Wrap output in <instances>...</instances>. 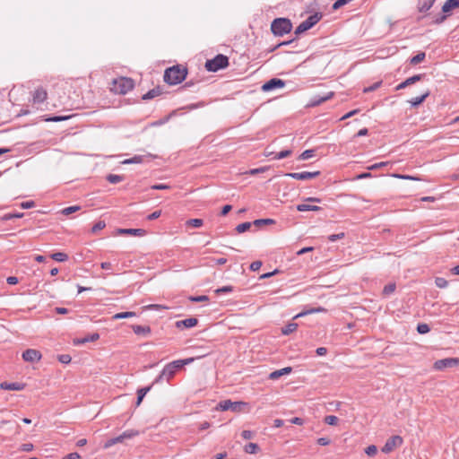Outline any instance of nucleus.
I'll use <instances>...</instances> for the list:
<instances>
[{
	"instance_id": "c85d7f7f",
	"label": "nucleus",
	"mask_w": 459,
	"mask_h": 459,
	"mask_svg": "<svg viewBox=\"0 0 459 459\" xmlns=\"http://www.w3.org/2000/svg\"><path fill=\"white\" fill-rule=\"evenodd\" d=\"M244 450L247 454H256L259 446L255 443H248L245 446Z\"/></svg>"
},
{
	"instance_id": "1a4fd4ad",
	"label": "nucleus",
	"mask_w": 459,
	"mask_h": 459,
	"mask_svg": "<svg viewBox=\"0 0 459 459\" xmlns=\"http://www.w3.org/2000/svg\"><path fill=\"white\" fill-rule=\"evenodd\" d=\"M42 355L39 351L28 349L22 352V359L27 362H36L40 360Z\"/></svg>"
},
{
	"instance_id": "e2e57ef3",
	"label": "nucleus",
	"mask_w": 459,
	"mask_h": 459,
	"mask_svg": "<svg viewBox=\"0 0 459 459\" xmlns=\"http://www.w3.org/2000/svg\"><path fill=\"white\" fill-rule=\"evenodd\" d=\"M241 436L244 439H251L254 437V432L251 430H243Z\"/></svg>"
},
{
	"instance_id": "79ce46f5",
	"label": "nucleus",
	"mask_w": 459,
	"mask_h": 459,
	"mask_svg": "<svg viewBox=\"0 0 459 459\" xmlns=\"http://www.w3.org/2000/svg\"><path fill=\"white\" fill-rule=\"evenodd\" d=\"M100 338V334L97 333H92L91 335L88 336V337H85L83 338L82 340L81 341H78V343H85V342H95L97 341L98 339Z\"/></svg>"
},
{
	"instance_id": "e433bc0d",
	"label": "nucleus",
	"mask_w": 459,
	"mask_h": 459,
	"mask_svg": "<svg viewBox=\"0 0 459 459\" xmlns=\"http://www.w3.org/2000/svg\"><path fill=\"white\" fill-rule=\"evenodd\" d=\"M251 225V222H243L236 227V230L238 233H244L250 229Z\"/></svg>"
},
{
	"instance_id": "bf43d9fd",
	"label": "nucleus",
	"mask_w": 459,
	"mask_h": 459,
	"mask_svg": "<svg viewBox=\"0 0 459 459\" xmlns=\"http://www.w3.org/2000/svg\"><path fill=\"white\" fill-rule=\"evenodd\" d=\"M71 356L68 354H62L58 357V360L64 364H68L71 361Z\"/></svg>"
},
{
	"instance_id": "39448f33",
	"label": "nucleus",
	"mask_w": 459,
	"mask_h": 459,
	"mask_svg": "<svg viewBox=\"0 0 459 459\" xmlns=\"http://www.w3.org/2000/svg\"><path fill=\"white\" fill-rule=\"evenodd\" d=\"M229 65V58L219 54L212 59L207 60L205 63V68L210 72H217L220 69L226 68Z\"/></svg>"
},
{
	"instance_id": "423d86ee",
	"label": "nucleus",
	"mask_w": 459,
	"mask_h": 459,
	"mask_svg": "<svg viewBox=\"0 0 459 459\" xmlns=\"http://www.w3.org/2000/svg\"><path fill=\"white\" fill-rule=\"evenodd\" d=\"M246 405L247 403L244 402H232L230 400H223L217 404L216 409L222 411L230 410L235 412H239Z\"/></svg>"
},
{
	"instance_id": "f704fd0d",
	"label": "nucleus",
	"mask_w": 459,
	"mask_h": 459,
	"mask_svg": "<svg viewBox=\"0 0 459 459\" xmlns=\"http://www.w3.org/2000/svg\"><path fill=\"white\" fill-rule=\"evenodd\" d=\"M310 27L307 25L306 21H303L295 30V34L299 35L307 30H308Z\"/></svg>"
},
{
	"instance_id": "c03bdc74",
	"label": "nucleus",
	"mask_w": 459,
	"mask_h": 459,
	"mask_svg": "<svg viewBox=\"0 0 459 459\" xmlns=\"http://www.w3.org/2000/svg\"><path fill=\"white\" fill-rule=\"evenodd\" d=\"M339 419L334 415H328L325 418V422L328 425L334 426L338 423Z\"/></svg>"
},
{
	"instance_id": "a19ab883",
	"label": "nucleus",
	"mask_w": 459,
	"mask_h": 459,
	"mask_svg": "<svg viewBox=\"0 0 459 459\" xmlns=\"http://www.w3.org/2000/svg\"><path fill=\"white\" fill-rule=\"evenodd\" d=\"M72 116H54V117H50L47 118L46 121L61 122V121L69 119Z\"/></svg>"
},
{
	"instance_id": "7c9ffc66",
	"label": "nucleus",
	"mask_w": 459,
	"mask_h": 459,
	"mask_svg": "<svg viewBox=\"0 0 459 459\" xmlns=\"http://www.w3.org/2000/svg\"><path fill=\"white\" fill-rule=\"evenodd\" d=\"M425 56L426 55L424 52H419L417 55L411 58L410 62L411 65H418L419 63L422 62L425 59Z\"/></svg>"
},
{
	"instance_id": "6e6d98bb",
	"label": "nucleus",
	"mask_w": 459,
	"mask_h": 459,
	"mask_svg": "<svg viewBox=\"0 0 459 459\" xmlns=\"http://www.w3.org/2000/svg\"><path fill=\"white\" fill-rule=\"evenodd\" d=\"M23 213L21 212V213H7L4 216V221H8V220H12V219H14V218H22L23 217Z\"/></svg>"
},
{
	"instance_id": "b1692460",
	"label": "nucleus",
	"mask_w": 459,
	"mask_h": 459,
	"mask_svg": "<svg viewBox=\"0 0 459 459\" xmlns=\"http://www.w3.org/2000/svg\"><path fill=\"white\" fill-rule=\"evenodd\" d=\"M160 94H161V90L160 89V87H157V88L152 89L147 93H145L143 96V100H151V99H153L154 97L159 96Z\"/></svg>"
},
{
	"instance_id": "8fccbe9b",
	"label": "nucleus",
	"mask_w": 459,
	"mask_h": 459,
	"mask_svg": "<svg viewBox=\"0 0 459 459\" xmlns=\"http://www.w3.org/2000/svg\"><path fill=\"white\" fill-rule=\"evenodd\" d=\"M365 453L368 455V456H374L377 455V447L375 446V445H370L366 447L365 449Z\"/></svg>"
},
{
	"instance_id": "774afa93",
	"label": "nucleus",
	"mask_w": 459,
	"mask_h": 459,
	"mask_svg": "<svg viewBox=\"0 0 459 459\" xmlns=\"http://www.w3.org/2000/svg\"><path fill=\"white\" fill-rule=\"evenodd\" d=\"M410 82H408V80L406 79L405 81L402 82L401 83H399L396 87H395V90L396 91H400V90H403V89H405L406 87L410 86Z\"/></svg>"
},
{
	"instance_id": "a211bd4d",
	"label": "nucleus",
	"mask_w": 459,
	"mask_h": 459,
	"mask_svg": "<svg viewBox=\"0 0 459 459\" xmlns=\"http://www.w3.org/2000/svg\"><path fill=\"white\" fill-rule=\"evenodd\" d=\"M436 0H420L418 3V10L420 13H426L434 4Z\"/></svg>"
},
{
	"instance_id": "a878e982",
	"label": "nucleus",
	"mask_w": 459,
	"mask_h": 459,
	"mask_svg": "<svg viewBox=\"0 0 459 459\" xmlns=\"http://www.w3.org/2000/svg\"><path fill=\"white\" fill-rule=\"evenodd\" d=\"M186 225L193 228H200L204 225L202 219H190L186 221Z\"/></svg>"
},
{
	"instance_id": "4c0bfd02",
	"label": "nucleus",
	"mask_w": 459,
	"mask_h": 459,
	"mask_svg": "<svg viewBox=\"0 0 459 459\" xmlns=\"http://www.w3.org/2000/svg\"><path fill=\"white\" fill-rule=\"evenodd\" d=\"M292 153V151L291 150H284V151H281L278 153H276L274 156H273V159L274 160H281V159H284V158H287L289 156H290Z\"/></svg>"
},
{
	"instance_id": "6ab92c4d",
	"label": "nucleus",
	"mask_w": 459,
	"mask_h": 459,
	"mask_svg": "<svg viewBox=\"0 0 459 459\" xmlns=\"http://www.w3.org/2000/svg\"><path fill=\"white\" fill-rule=\"evenodd\" d=\"M457 7H459V0H446L442 6V12L449 13Z\"/></svg>"
},
{
	"instance_id": "f3484780",
	"label": "nucleus",
	"mask_w": 459,
	"mask_h": 459,
	"mask_svg": "<svg viewBox=\"0 0 459 459\" xmlns=\"http://www.w3.org/2000/svg\"><path fill=\"white\" fill-rule=\"evenodd\" d=\"M291 371H292V368L291 367H286V368H283L281 369L273 371L269 375V379L276 380V379L280 378L281 377H282L284 375L290 374Z\"/></svg>"
},
{
	"instance_id": "a18cd8bd",
	"label": "nucleus",
	"mask_w": 459,
	"mask_h": 459,
	"mask_svg": "<svg viewBox=\"0 0 459 459\" xmlns=\"http://www.w3.org/2000/svg\"><path fill=\"white\" fill-rule=\"evenodd\" d=\"M106 227V223L105 221H99L98 222H96L93 227L91 228V232L92 233H96L98 232L99 230H103L104 228Z\"/></svg>"
},
{
	"instance_id": "9d476101",
	"label": "nucleus",
	"mask_w": 459,
	"mask_h": 459,
	"mask_svg": "<svg viewBox=\"0 0 459 459\" xmlns=\"http://www.w3.org/2000/svg\"><path fill=\"white\" fill-rule=\"evenodd\" d=\"M285 86V82L279 78H273L263 84L262 91H270L276 88H282Z\"/></svg>"
},
{
	"instance_id": "0e129e2a",
	"label": "nucleus",
	"mask_w": 459,
	"mask_h": 459,
	"mask_svg": "<svg viewBox=\"0 0 459 459\" xmlns=\"http://www.w3.org/2000/svg\"><path fill=\"white\" fill-rule=\"evenodd\" d=\"M261 266H262L261 261H255L250 264V270L253 272H255V271L259 270Z\"/></svg>"
},
{
	"instance_id": "680f3d73",
	"label": "nucleus",
	"mask_w": 459,
	"mask_h": 459,
	"mask_svg": "<svg viewBox=\"0 0 459 459\" xmlns=\"http://www.w3.org/2000/svg\"><path fill=\"white\" fill-rule=\"evenodd\" d=\"M142 160H143V159H142V157H141V156H134V157H133V158H131V159L126 160L124 161V163H126V164H130V163H139V162H141V161H142Z\"/></svg>"
},
{
	"instance_id": "393cba45",
	"label": "nucleus",
	"mask_w": 459,
	"mask_h": 459,
	"mask_svg": "<svg viewBox=\"0 0 459 459\" xmlns=\"http://www.w3.org/2000/svg\"><path fill=\"white\" fill-rule=\"evenodd\" d=\"M298 328V324L296 323H290L288 324L287 325H285L282 330H281V333L284 334V335H288L293 332H295Z\"/></svg>"
},
{
	"instance_id": "2f4dec72",
	"label": "nucleus",
	"mask_w": 459,
	"mask_h": 459,
	"mask_svg": "<svg viewBox=\"0 0 459 459\" xmlns=\"http://www.w3.org/2000/svg\"><path fill=\"white\" fill-rule=\"evenodd\" d=\"M315 155V150H306L304 151L298 158L299 160H308Z\"/></svg>"
},
{
	"instance_id": "603ef678",
	"label": "nucleus",
	"mask_w": 459,
	"mask_h": 459,
	"mask_svg": "<svg viewBox=\"0 0 459 459\" xmlns=\"http://www.w3.org/2000/svg\"><path fill=\"white\" fill-rule=\"evenodd\" d=\"M435 283L438 288H446L448 285V281L442 277H437L435 280Z\"/></svg>"
},
{
	"instance_id": "f257e3e1",
	"label": "nucleus",
	"mask_w": 459,
	"mask_h": 459,
	"mask_svg": "<svg viewBox=\"0 0 459 459\" xmlns=\"http://www.w3.org/2000/svg\"><path fill=\"white\" fill-rule=\"evenodd\" d=\"M194 361V358L185 359L174 360L167 364L160 375L155 378L152 385L162 382L163 380L169 381L176 374L177 370L185 365H188Z\"/></svg>"
},
{
	"instance_id": "0eeeda50",
	"label": "nucleus",
	"mask_w": 459,
	"mask_h": 459,
	"mask_svg": "<svg viewBox=\"0 0 459 459\" xmlns=\"http://www.w3.org/2000/svg\"><path fill=\"white\" fill-rule=\"evenodd\" d=\"M403 437L396 435L389 437L384 446L382 447L381 451L385 454H389L392 451H394L395 448L401 446L403 445Z\"/></svg>"
},
{
	"instance_id": "c9c22d12",
	"label": "nucleus",
	"mask_w": 459,
	"mask_h": 459,
	"mask_svg": "<svg viewBox=\"0 0 459 459\" xmlns=\"http://www.w3.org/2000/svg\"><path fill=\"white\" fill-rule=\"evenodd\" d=\"M123 435V437L124 439H129V438H133L136 436L139 435V431L138 430H134V429H128V430H126L122 433Z\"/></svg>"
},
{
	"instance_id": "338daca9",
	"label": "nucleus",
	"mask_w": 459,
	"mask_h": 459,
	"mask_svg": "<svg viewBox=\"0 0 459 459\" xmlns=\"http://www.w3.org/2000/svg\"><path fill=\"white\" fill-rule=\"evenodd\" d=\"M160 214H161V211H155V212H152L151 214H149L147 216V219L149 221L156 220L160 216Z\"/></svg>"
},
{
	"instance_id": "6e6552de",
	"label": "nucleus",
	"mask_w": 459,
	"mask_h": 459,
	"mask_svg": "<svg viewBox=\"0 0 459 459\" xmlns=\"http://www.w3.org/2000/svg\"><path fill=\"white\" fill-rule=\"evenodd\" d=\"M320 175V171H314V172H308V171H303V172H290L286 173L285 176L297 179V180H308L314 178H316Z\"/></svg>"
},
{
	"instance_id": "69168bd1",
	"label": "nucleus",
	"mask_w": 459,
	"mask_h": 459,
	"mask_svg": "<svg viewBox=\"0 0 459 459\" xmlns=\"http://www.w3.org/2000/svg\"><path fill=\"white\" fill-rule=\"evenodd\" d=\"M34 206H35V203L33 201L22 202L21 204V207L22 209H30V208H32Z\"/></svg>"
},
{
	"instance_id": "aec40b11",
	"label": "nucleus",
	"mask_w": 459,
	"mask_h": 459,
	"mask_svg": "<svg viewBox=\"0 0 459 459\" xmlns=\"http://www.w3.org/2000/svg\"><path fill=\"white\" fill-rule=\"evenodd\" d=\"M132 328H133L134 333L138 335H149L152 332L151 327L147 326V325L143 326V325H133Z\"/></svg>"
},
{
	"instance_id": "58836bf2",
	"label": "nucleus",
	"mask_w": 459,
	"mask_h": 459,
	"mask_svg": "<svg viewBox=\"0 0 459 459\" xmlns=\"http://www.w3.org/2000/svg\"><path fill=\"white\" fill-rule=\"evenodd\" d=\"M395 288H396L395 283H389L384 287L383 294L388 296L394 292Z\"/></svg>"
},
{
	"instance_id": "2eb2a0df",
	"label": "nucleus",
	"mask_w": 459,
	"mask_h": 459,
	"mask_svg": "<svg viewBox=\"0 0 459 459\" xmlns=\"http://www.w3.org/2000/svg\"><path fill=\"white\" fill-rule=\"evenodd\" d=\"M430 94L429 90H426L420 96L412 98L408 100V102L411 105V107L417 108L420 106Z\"/></svg>"
},
{
	"instance_id": "20e7f679",
	"label": "nucleus",
	"mask_w": 459,
	"mask_h": 459,
	"mask_svg": "<svg viewBox=\"0 0 459 459\" xmlns=\"http://www.w3.org/2000/svg\"><path fill=\"white\" fill-rule=\"evenodd\" d=\"M292 30V23L288 18H276L271 23V30L273 35L282 37Z\"/></svg>"
},
{
	"instance_id": "864d4df0",
	"label": "nucleus",
	"mask_w": 459,
	"mask_h": 459,
	"mask_svg": "<svg viewBox=\"0 0 459 459\" xmlns=\"http://www.w3.org/2000/svg\"><path fill=\"white\" fill-rule=\"evenodd\" d=\"M232 290H233V287L232 286H223L221 288H219V289L215 290V293L217 295H220V294H222V293L231 292Z\"/></svg>"
},
{
	"instance_id": "bb28decb",
	"label": "nucleus",
	"mask_w": 459,
	"mask_h": 459,
	"mask_svg": "<svg viewBox=\"0 0 459 459\" xmlns=\"http://www.w3.org/2000/svg\"><path fill=\"white\" fill-rule=\"evenodd\" d=\"M136 314L134 312H131V311H128V312H121V313H117L116 315H114L112 316V319L114 320H117V319H123V318H129V317H134L135 316Z\"/></svg>"
},
{
	"instance_id": "ddd939ff",
	"label": "nucleus",
	"mask_w": 459,
	"mask_h": 459,
	"mask_svg": "<svg viewBox=\"0 0 459 459\" xmlns=\"http://www.w3.org/2000/svg\"><path fill=\"white\" fill-rule=\"evenodd\" d=\"M25 387L24 384L13 382V383H8V382H2L0 384V388L3 390H15V391H21L23 390Z\"/></svg>"
},
{
	"instance_id": "37998d69",
	"label": "nucleus",
	"mask_w": 459,
	"mask_h": 459,
	"mask_svg": "<svg viewBox=\"0 0 459 459\" xmlns=\"http://www.w3.org/2000/svg\"><path fill=\"white\" fill-rule=\"evenodd\" d=\"M268 169H269V167L265 166V167H261V168H257V169H252L249 171L246 172V174L254 176V175H256L259 173H264V172L267 171Z\"/></svg>"
},
{
	"instance_id": "7ed1b4c3",
	"label": "nucleus",
	"mask_w": 459,
	"mask_h": 459,
	"mask_svg": "<svg viewBox=\"0 0 459 459\" xmlns=\"http://www.w3.org/2000/svg\"><path fill=\"white\" fill-rule=\"evenodd\" d=\"M134 82L131 78L119 77L114 79L110 85V91L116 94H126L133 90Z\"/></svg>"
},
{
	"instance_id": "052dcab7",
	"label": "nucleus",
	"mask_w": 459,
	"mask_h": 459,
	"mask_svg": "<svg viewBox=\"0 0 459 459\" xmlns=\"http://www.w3.org/2000/svg\"><path fill=\"white\" fill-rule=\"evenodd\" d=\"M380 85H381V82H377L374 84H372L371 86L365 88L363 91L364 92L373 91L377 90V88H379Z\"/></svg>"
},
{
	"instance_id": "5fc2aeb1",
	"label": "nucleus",
	"mask_w": 459,
	"mask_h": 459,
	"mask_svg": "<svg viewBox=\"0 0 459 459\" xmlns=\"http://www.w3.org/2000/svg\"><path fill=\"white\" fill-rule=\"evenodd\" d=\"M387 164H388V162L382 161V162L375 163V164H373L371 166H368L367 169L368 170H376V169H381L383 167H385Z\"/></svg>"
},
{
	"instance_id": "4468645a",
	"label": "nucleus",
	"mask_w": 459,
	"mask_h": 459,
	"mask_svg": "<svg viewBox=\"0 0 459 459\" xmlns=\"http://www.w3.org/2000/svg\"><path fill=\"white\" fill-rule=\"evenodd\" d=\"M47 96H48V93L44 88H42V87L38 88L34 91L33 101L35 103H42L44 100H46Z\"/></svg>"
},
{
	"instance_id": "4d7b16f0",
	"label": "nucleus",
	"mask_w": 459,
	"mask_h": 459,
	"mask_svg": "<svg viewBox=\"0 0 459 459\" xmlns=\"http://www.w3.org/2000/svg\"><path fill=\"white\" fill-rule=\"evenodd\" d=\"M345 236V234L343 232H341V233H338V234H333V235H330L328 237V239L331 241V242H334L338 239H342Z\"/></svg>"
},
{
	"instance_id": "412c9836",
	"label": "nucleus",
	"mask_w": 459,
	"mask_h": 459,
	"mask_svg": "<svg viewBox=\"0 0 459 459\" xmlns=\"http://www.w3.org/2000/svg\"><path fill=\"white\" fill-rule=\"evenodd\" d=\"M297 210L299 212H307V211L318 212V211H321L322 208L320 206H317V205H310V204H300L297 205Z\"/></svg>"
},
{
	"instance_id": "49530a36",
	"label": "nucleus",
	"mask_w": 459,
	"mask_h": 459,
	"mask_svg": "<svg viewBox=\"0 0 459 459\" xmlns=\"http://www.w3.org/2000/svg\"><path fill=\"white\" fill-rule=\"evenodd\" d=\"M392 176L394 178H401V179H406V180H415V181H420V178L410 176V175L393 174Z\"/></svg>"
},
{
	"instance_id": "09e8293b",
	"label": "nucleus",
	"mask_w": 459,
	"mask_h": 459,
	"mask_svg": "<svg viewBox=\"0 0 459 459\" xmlns=\"http://www.w3.org/2000/svg\"><path fill=\"white\" fill-rule=\"evenodd\" d=\"M417 331L420 334H425L430 331V328L427 324H419L417 326Z\"/></svg>"
},
{
	"instance_id": "9b49d317",
	"label": "nucleus",
	"mask_w": 459,
	"mask_h": 459,
	"mask_svg": "<svg viewBox=\"0 0 459 459\" xmlns=\"http://www.w3.org/2000/svg\"><path fill=\"white\" fill-rule=\"evenodd\" d=\"M452 367H455L453 358L438 359L434 363V368L437 370H443L446 368Z\"/></svg>"
},
{
	"instance_id": "4be33fe9",
	"label": "nucleus",
	"mask_w": 459,
	"mask_h": 459,
	"mask_svg": "<svg viewBox=\"0 0 459 459\" xmlns=\"http://www.w3.org/2000/svg\"><path fill=\"white\" fill-rule=\"evenodd\" d=\"M153 385H150V386H147V387H143V388H140L138 389L137 391V401H136V406H139L141 404V403L143 402L144 396L146 395V394L152 389V386Z\"/></svg>"
},
{
	"instance_id": "c756f323",
	"label": "nucleus",
	"mask_w": 459,
	"mask_h": 459,
	"mask_svg": "<svg viewBox=\"0 0 459 459\" xmlns=\"http://www.w3.org/2000/svg\"><path fill=\"white\" fill-rule=\"evenodd\" d=\"M51 258L57 262H65L68 259V255L63 252H56L51 255Z\"/></svg>"
},
{
	"instance_id": "ea45409f",
	"label": "nucleus",
	"mask_w": 459,
	"mask_h": 459,
	"mask_svg": "<svg viewBox=\"0 0 459 459\" xmlns=\"http://www.w3.org/2000/svg\"><path fill=\"white\" fill-rule=\"evenodd\" d=\"M81 209L80 206L78 205H74V206H69V207H66L65 209L62 210V213L64 215H70L77 211H79Z\"/></svg>"
},
{
	"instance_id": "de8ad7c7",
	"label": "nucleus",
	"mask_w": 459,
	"mask_h": 459,
	"mask_svg": "<svg viewBox=\"0 0 459 459\" xmlns=\"http://www.w3.org/2000/svg\"><path fill=\"white\" fill-rule=\"evenodd\" d=\"M424 77H425L424 74H415L411 77H409V78H407V80L410 82V84L412 85V84L416 83L417 82H420V80H422Z\"/></svg>"
},
{
	"instance_id": "dca6fc26",
	"label": "nucleus",
	"mask_w": 459,
	"mask_h": 459,
	"mask_svg": "<svg viewBox=\"0 0 459 459\" xmlns=\"http://www.w3.org/2000/svg\"><path fill=\"white\" fill-rule=\"evenodd\" d=\"M197 324H198V320L195 317H190V318H186V319L176 322V325L178 328H180V327L190 328V327L195 326Z\"/></svg>"
},
{
	"instance_id": "72a5a7b5",
	"label": "nucleus",
	"mask_w": 459,
	"mask_h": 459,
	"mask_svg": "<svg viewBox=\"0 0 459 459\" xmlns=\"http://www.w3.org/2000/svg\"><path fill=\"white\" fill-rule=\"evenodd\" d=\"M124 179L123 176L108 174L107 176V180L111 184H117Z\"/></svg>"
},
{
	"instance_id": "5701e85b",
	"label": "nucleus",
	"mask_w": 459,
	"mask_h": 459,
	"mask_svg": "<svg viewBox=\"0 0 459 459\" xmlns=\"http://www.w3.org/2000/svg\"><path fill=\"white\" fill-rule=\"evenodd\" d=\"M322 18V14L319 13H316L309 17H307L305 21L307 23V25L310 27V29L316 25Z\"/></svg>"
},
{
	"instance_id": "cd10ccee",
	"label": "nucleus",
	"mask_w": 459,
	"mask_h": 459,
	"mask_svg": "<svg viewBox=\"0 0 459 459\" xmlns=\"http://www.w3.org/2000/svg\"><path fill=\"white\" fill-rule=\"evenodd\" d=\"M325 308L322 307H314V308H311V309H308L307 311H304V312H301L299 314H298L295 318L297 317H300V316H303L305 315H308V314H313V313H319V312H325Z\"/></svg>"
},
{
	"instance_id": "473e14b6",
	"label": "nucleus",
	"mask_w": 459,
	"mask_h": 459,
	"mask_svg": "<svg viewBox=\"0 0 459 459\" xmlns=\"http://www.w3.org/2000/svg\"><path fill=\"white\" fill-rule=\"evenodd\" d=\"M253 223H254L255 226L260 227L262 225L274 224L275 221L273 220V219H258V220L254 221Z\"/></svg>"
},
{
	"instance_id": "f8f14e48",
	"label": "nucleus",
	"mask_w": 459,
	"mask_h": 459,
	"mask_svg": "<svg viewBox=\"0 0 459 459\" xmlns=\"http://www.w3.org/2000/svg\"><path fill=\"white\" fill-rule=\"evenodd\" d=\"M117 233L119 235H131L143 237L146 234V230L143 229H118Z\"/></svg>"
},
{
	"instance_id": "13d9d810",
	"label": "nucleus",
	"mask_w": 459,
	"mask_h": 459,
	"mask_svg": "<svg viewBox=\"0 0 459 459\" xmlns=\"http://www.w3.org/2000/svg\"><path fill=\"white\" fill-rule=\"evenodd\" d=\"M152 189L154 190H167L170 188V186L166 184H155L151 186Z\"/></svg>"
},
{
	"instance_id": "3c124183",
	"label": "nucleus",
	"mask_w": 459,
	"mask_h": 459,
	"mask_svg": "<svg viewBox=\"0 0 459 459\" xmlns=\"http://www.w3.org/2000/svg\"><path fill=\"white\" fill-rule=\"evenodd\" d=\"M189 299L193 302H204L209 300V297L206 295L191 296L189 297Z\"/></svg>"
},
{
	"instance_id": "f03ea898",
	"label": "nucleus",
	"mask_w": 459,
	"mask_h": 459,
	"mask_svg": "<svg viewBox=\"0 0 459 459\" xmlns=\"http://www.w3.org/2000/svg\"><path fill=\"white\" fill-rule=\"evenodd\" d=\"M187 74V69L181 65H174L167 68L164 73V81L170 84L176 85L183 82Z\"/></svg>"
}]
</instances>
